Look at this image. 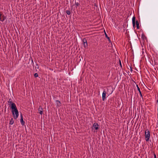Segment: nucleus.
Wrapping results in <instances>:
<instances>
[{
	"label": "nucleus",
	"instance_id": "obj_1",
	"mask_svg": "<svg viewBox=\"0 0 158 158\" xmlns=\"http://www.w3.org/2000/svg\"><path fill=\"white\" fill-rule=\"evenodd\" d=\"M12 107V113L13 116V117L15 119H17L19 115V111L17 109L16 106L14 107L13 106Z\"/></svg>",
	"mask_w": 158,
	"mask_h": 158
},
{
	"label": "nucleus",
	"instance_id": "obj_2",
	"mask_svg": "<svg viewBox=\"0 0 158 158\" xmlns=\"http://www.w3.org/2000/svg\"><path fill=\"white\" fill-rule=\"evenodd\" d=\"M145 140L146 141H149V139L150 137V132L148 129L145 130Z\"/></svg>",
	"mask_w": 158,
	"mask_h": 158
},
{
	"label": "nucleus",
	"instance_id": "obj_3",
	"mask_svg": "<svg viewBox=\"0 0 158 158\" xmlns=\"http://www.w3.org/2000/svg\"><path fill=\"white\" fill-rule=\"evenodd\" d=\"M8 104L10 106L11 109L12 108L13 106L14 107L16 106L15 103L12 102L11 99H9V101H8Z\"/></svg>",
	"mask_w": 158,
	"mask_h": 158
},
{
	"label": "nucleus",
	"instance_id": "obj_4",
	"mask_svg": "<svg viewBox=\"0 0 158 158\" xmlns=\"http://www.w3.org/2000/svg\"><path fill=\"white\" fill-rule=\"evenodd\" d=\"M106 93L105 90H104L102 94V100L103 101H104L106 99Z\"/></svg>",
	"mask_w": 158,
	"mask_h": 158
},
{
	"label": "nucleus",
	"instance_id": "obj_5",
	"mask_svg": "<svg viewBox=\"0 0 158 158\" xmlns=\"http://www.w3.org/2000/svg\"><path fill=\"white\" fill-rule=\"evenodd\" d=\"M83 42L84 47V48H86L87 46V40L86 39L84 38L83 39Z\"/></svg>",
	"mask_w": 158,
	"mask_h": 158
},
{
	"label": "nucleus",
	"instance_id": "obj_6",
	"mask_svg": "<svg viewBox=\"0 0 158 158\" xmlns=\"http://www.w3.org/2000/svg\"><path fill=\"white\" fill-rule=\"evenodd\" d=\"M93 127L96 130H97L98 129V125L97 123H94L93 124Z\"/></svg>",
	"mask_w": 158,
	"mask_h": 158
},
{
	"label": "nucleus",
	"instance_id": "obj_7",
	"mask_svg": "<svg viewBox=\"0 0 158 158\" xmlns=\"http://www.w3.org/2000/svg\"><path fill=\"white\" fill-rule=\"evenodd\" d=\"M39 113L42 115L43 114V108L41 106H40L39 109Z\"/></svg>",
	"mask_w": 158,
	"mask_h": 158
},
{
	"label": "nucleus",
	"instance_id": "obj_8",
	"mask_svg": "<svg viewBox=\"0 0 158 158\" xmlns=\"http://www.w3.org/2000/svg\"><path fill=\"white\" fill-rule=\"evenodd\" d=\"M135 16H133L132 18V23L134 27L135 25Z\"/></svg>",
	"mask_w": 158,
	"mask_h": 158
},
{
	"label": "nucleus",
	"instance_id": "obj_9",
	"mask_svg": "<svg viewBox=\"0 0 158 158\" xmlns=\"http://www.w3.org/2000/svg\"><path fill=\"white\" fill-rule=\"evenodd\" d=\"M136 87H137V89L138 90V91H139V93L140 96L141 97H142V95L141 92V91L140 90V89L139 88V87L138 86V85H136Z\"/></svg>",
	"mask_w": 158,
	"mask_h": 158
},
{
	"label": "nucleus",
	"instance_id": "obj_10",
	"mask_svg": "<svg viewBox=\"0 0 158 158\" xmlns=\"http://www.w3.org/2000/svg\"><path fill=\"white\" fill-rule=\"evenodd\" d=\"M21 118L20 119V122L21 123V124L22 125H23L24 124L25 122L23 121V117H22V114L21 115Z\"/></svg>",
	"mask_w": 158,
	"mask_h": 158
},
{
	"label": "nucleus",
	"instance_id": "obj_11",
	"mask_svg": "<svg viewBox=\"0 0 158 158\" xmlns=\"http://www.w3.org/2000/svg\"><path fill=\"white\" fill-rule=\"evenodd\" d=\"M14 123V121L13 118H11L10 121V125H12Z\"/></svg>",
	"mask_w": 158,
	"mask_h": 158
},
{
	"label": "nucleus",
	"instance_id": "obj_12",
	"mask_svg": "<svg viewBox=\"0 0 158 158\" xmlns=\"http://www.w3.org/2000/svg\"><path fill=\"white\" fill-rule=\"evenodd\" d=\"M136 26H137V28L138 29H139V22H138V21H136Z\"/></svg>",
	"mask_w": 158,
	"mask_h": 158
},
{
	"label": "nucleus",
	"instance_id": "obj_13",
	"mask_svg": "<svg viewBox=\"0 0 158 158\" xmlns=\"http://www.w3.org/2000/svg\"><path fill=\"white\" fill-rule=\"evenodd\" d=\"M5 19V17L3 15L1 17V21L2 22H3Z\"/></svg>",
	"mask_w": 158,
	"mask_h": 158
},
{
	"label": "nucleus",
	"instance_id": "obj_14",
	"mask_svg": "<svg viewBox=\"0 0 158 158\" xmlns=\"http://www.w3.org/2000/svg\"><path fill=\"white\" fill-rule=\"evenodd\" d=\"M106 37L108 40L109 41H110L109 37L108 36L107 34L105 32Z\"/></svg>",
	"mask_w": 158,
	"mask_h": 158
},
{
	"label": "nucleus",
	"instance_id": "obj_15",
	"mask_svg": "<svg viewBox=\"0 0 158 158\" xmlns=\"http://www.w3.org/2000/svg\"><path fill=\"white\" fill-rule=\"evenodd\" d=\"M66 13L68 15H70V13H71L70 11L69 10H66Z\"/></svg>",
	"mask_w": 158,
	"mask_h": 158
},
{
	"label": "nucleus",
	"instance_id": "obj_16",
	"mask_svg": "<svg viewBox=\"0 0 158 158\" xmlns=\"http://www.w3.org/2000/svg\"><path fill=\"white\" fill-rule=\"evenodd\" d=\"M56 103L58 105H60V102L58 100H57L56 101Z\"/></svg>",
	"mask_w": 158,
	"mask_h": 158
},
{
	"label": "nucleus",
	"instance_id": "obj_17",
	"mask_svg": "<svg viewBox=\"0 0 158 158\" xmlns=\"http://www.w3.org/2000/svg\"><path fill=\"white\" fill-rule=\"evenodd\" d=\"M34 76L35 77H38V73H35L34 74Z\"/></svg>",
	"mask_w": 158,
	"mask_h": 158
},
{
	"label": "nucleus",
	"instance_id": "obj_18",
	"mask_svg": "<svg viewBox=\"0 0 158 158\" xmlns=\"http://www.w3.org/2000/svg\"><path fill=\"white\" fill-rule=\"evenodd\" d=\"M75 4L76 6V7L78 6L79 5V3L78 2H75Z\"/></svg>",
	"mask_w": 158,
	"mask_h": 158
},
{
	"label": "nucleus",
	"instance_id": "obj_19",
	"mask_svg": "<svg viewBox=\"0 0 158 158\" xmlns=\"http://www.w3.org/2000/svg\"><path fill=\"white\" fill-rule=\"evenodd\" d=\"M31 63H32V65L34 66V63L33 62V60H31Z\"/></svg>",
	"mask_w": 158,
	"mask_h": 158
},
{
	"label": "nucleus",
	"instance_id": "obj_20",
	"mask_svg": "<svg viewBox=\"0 0 158 158\" xmlns=\"http://www.w3.org/2000/svg\"><path fill=\"white\" fill-rule=\"evenodd\" d=\"M36 67L35 68H37V69H38L39 68V67H38V64H36Z\"/></svg>",
	"mask_w": 158,
	"mask_h": 158
},
{
	"label": "nucleus",
	"instance_id": "obj_21",
	"mask_svg": "<svg viewBox=\"0 0 158 158\" xmlns=\"http://www.w3.org/2000/svg\"><path fill=\"white\" fill-rule=\"evenodd\" d=\"M154 158H156V156L155 154H154Z\"/></svg>",
	"mask_w": 158,
	"mask_h": 158
},
{
	"label": "nucleus",
	"instance_id": "obj_22",
	"mask_svg": "<svg viewBox=\"0 0 158 158\" xmlns=\"http://www.w3.org/2000/svg\"><path fill=\"white\" fill-rule=\"evenodd\" d=\"M1 15H0V21H1Z\"/></svg>",
	"mask_w": 158,
	"mask_h": 158
},
{
	"label": "nucleus",
	"instance_id": "obj_23",
	"mask_svg": "<svg viewBox=\"0 0 158 158\" xmlns=\"http://www.w3.org/2000/svg\"><path fill=\"white\" fill-rule=\"evenodd\" d=\"M157 103H158V108H157V111H158V100H157Z\"/></svg>",
	"mask_w": 158,
	"mask_h": 158
},
{
	"label": "nucleus",
	"instance_id": "obj_24",
	"mask_svg": "<svg viewBox=\"0 0 158 158\" xmlns=\"http://www.w3.org/2000/svg\"><path fill=\"white\" fill-rule=\"evenodd\" d=\"M157 112H158V114H157V119H158L157 123H158V111H157Z\"/></svg>",
	"mask_w": 158,
	"mask_h": 158
},
{
	"label": "nucleus",
	"instance_id": "obj_25",
	"mask_svg": "<svg viewBox=\"0 0 158 158\" xmlns=\"http://www.w3.org/2000/svg\"><path fill=\"white\" fill-rule=\"evenodd\" d=\"M120 65H121V62H120Z\"/></svg>",
	"mask_w": 158,
	"mask_h": 158
}]
</instances>
